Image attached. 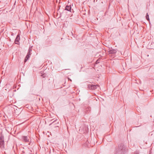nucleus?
<instances>
[{
  "mask_svg": "<svg viewBox=\"0 0 154 154\" xmlns=\"http://www.w3.org/2000/svg\"><path fill=\"white\" fill-rule=\"evenodd\" d=\"M29 58V52H27L26 56L25 57L24 60V62L25 63Z\"/></svg>",
  "mask_w": 154,
  "mask_h": 154,
  "instance_id": "5",
  "label": "nucleus"
},
{
  "mask_svg": "<svg viewBox=\"0 0 154 154\" xmlns=\"http://www.w3.org/2000/svg\"><path fill=\"white\" fill-rule=\"evenodd\" d=\"M1 143H4V136L2 135L1 136Z\"/></svg>",
  "mask_w": 154,
  "mask_h": 154,
  "instance_id": "7",
  "label": "nucleus"
},
{
  "mask_svg": "<svg viewBox=\"0 0 154 154\" xmlns=\"http://www.w3.org/2000/svg\"><path fill=\"white\" fill-rule=\"evenodd\" d=\"M22 138L23 141L25 142H27L29 141V139H28L27 136H24L22 137Z\"/></svg>",
  "mask_w": 154,
  "mask_h": 154,
  "instance_id": "3",
  "label": "nucleus"
},
{
  "mask_svg": "<svg viewBox=\"0 0 154 154\" xmlns=\"http://www.w3.org/2000/svg\"><path fill=\"white\" fill-rule=\"evenodd\" d=\"M146 19L148 21H149V15L147 13L146 16Z\"/></svg>",
  "mask_w": 154,
  "mask_h": 154,
  "instance_id": "8",
  "label": "nucleus"
},
{
  "mask_svg": "<svg viewBox=\"0 0 154 154\" xmlns=\"http://www.w3.org/2000/svg\"><path fill=\"white\" fill-rule=\"evenodd\" d=\"M88 88L90 90H94L97 89H99V87L97 85H94L90 84L88 85Z\"/></svg>",
  "mask_w": 154,
  "mask_h": 154,
  "instance_id": "1",
  "label": "nucleus"
},
{
  "mask_svg": "<svg viewBox=\"0 0 154 154\" xmlns=\"http://www.w3.org/2000/svg\"><path fill=\"white\" fill-rule=\"evenodd\" d=\"M29 52H30V48H29ZM30 54H29V55H30Z\"/></svg>",
  "mask_w": 154,
  "mask_h": 154,
  "instance_id": "12",
  "label": "nucleus"
},
{
  "mask_svg": "<svg viewBox=\"0 0 154 154\" xmlns=\"http://www.w3.org/2000/svg\"><path fill=\"white\" fill-rule=\"evenodd\" d=\"M18 35L16 37V38L15 40V42L16 44H18V41L19 38H18Z\"/></svg>",
  "mask_w": 154,
  "mask_h": 154,
  "instance_id": "6",
  "label": "nucleus"
},
{
  "mask_svg": "<svg viewBox=\"0 0 154 154\" xmlns=\"http://www.w3.org/2000/svg\"><path fill=\"white\" fill-rule=\"evenodd\" d=\"M4 143H1V142H0V145H1V147H4Z\"/></svg>",
  "mask_w": 154,
  "mask_h": 154,
  "instance_id": "10",
  "label": "nucleus"
},
{
  "mask_svg": "<svg viewBox=\"0 0 154 154\" xmlns=\"http://www.w3.org/2000/svg\"><path fill=\"white\" fill-rule=\"evenodd\" d=\"M108 52L109 54H115L117 52V51L112 48H109V49Z\"/></svg>",
  "mask_w": 154,
  "mask_h": 154,
  "instance_id": "2",
  "label": "nucleus"
},
{
  "mask_svg": "<svg viewBox=\"0 0 154 154\" xmlns=\"http://www.w3.org/2000/svg\"><path fill=\"white\" fill-rule=\"evenodd\" d=\"M30 151H31V152H29V154H34V150L33 149H31L30 150Z\"/></svg>",
  "mask_w": 154,
  "mask_h": 154,
  "instance_id": "9",
  "label": "nucleus"
},
{
  "mask_svg": "<svg viewBox=\"0 0 154 154\" xmlns=\"http://www.w3.org/2000/svg\"><path fill=\"white\" fill-rule=\"evenodd\" d=\"M29 106L28 105H26V108H28V107H29Z\"/></svg>",
  "mask_w": 154,
  "mask_h": 154,
  "instance_id": "11",
  "label": "nucleus"
},
{
  "mask_svg": "<svg viewBox=\"0 0 154 154\" xmlns=\"http://www.w3.org/2000/svg\"><path fill=\"white\" fill-rule=\"evenodd\" d=\"M70 81H71V79L70 80Z\"/></svg>",
  "mask_w": 154,
  "mask_h": 154,
  "instance_id": "14",
  "label": "nucleus"
},
{
  "mask_svg": "<svg viewBox=\"0 0 154 154\" xmlns=\"http://www.w3.org/2000/svg\"><path fill=\"white\" fill-rule=\"evenodd\" d=\"M98 62V61H97L96 63H97Z\"/></svg>",
  "mask_w": 154,
  "mask_h": 154,
  "instance_id": "13",
  "label": "nucleus"
},
{
  "mask_svg": "<svg viewBox=\"0 0 154 154\" xmlns=\"http://www.w3.org/2000/svg\"><path fill=\"white\" fill-rule=\"evenodd\" d=\"M71 6H67L66 7L65 10L70 11H71Z\"/></svg>",
  "mask_w": 154,
  "mask_h": 154,
  "instance_id": "4",
  "label": "nucleus"
}]
</instances>
